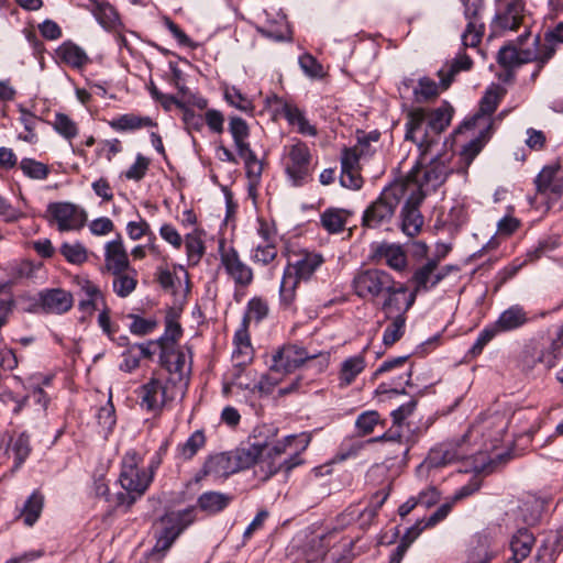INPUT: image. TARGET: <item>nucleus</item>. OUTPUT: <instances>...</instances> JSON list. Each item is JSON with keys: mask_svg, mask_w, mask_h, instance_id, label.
Here are the masks:
<instances>
[{"mask_svg": "<svg viewBox=\"0 0 563 563\" xmlns=\"http://www.w3.org/2000/svg\"><path fill=\"white\" fill-rule=\"evenodd\" d=\"M135 393L141 408L154 413L161 412L165 404L173 399V396L168 394L167 386L157 378H151Z\"/></svg>", "mask_w": 563, "mask_h": 563, "instance_id": "obj_17", "label": "nucleus"}, {"mask_svg": "<svg viewBox=\"0 0 563 563\" xmlns=\"http://www.w3.org/2000/svg\"><path fill=\"white\" fill-rule=\"evenodd\" d=\"M225 100L234 108L244 111L252 112L254 106L250 99L241 93L235 87L228 88L224 92Z\"/></svg>", "mask_w": 563, "mask_h": 563, "instance_id": "obj_59", "label": "nucleus"}, {"mask_svg": "<svg viewBox=\"0 0 563 563\" xmlns=\"http://www.w3.org/2000/svg\"><path fill=\"white\" fill-rule=\"evenodd\" d=\"M504 92L500 87L496 86L486 90L479 103V111L484 115H492L497 109Z\"/></svg>", "mask_w": 563, "mask_h": 563, "instance_id": "obj_51", "label": "nucleus"}, {"mask_svg": "<svg viewBox=\"0 0 563 563\" xmlns=\"http://www.w3.org/2000/svg\"><path fill=\"white\" fill-rule=\"evenodd\" d=\"M536 543V537L527 528L518 529L510 540L512 555L505 563H520L529 556Z\"/></svg>", "mask_w": 563, "mask_h": 563, "instance_id": "obj_23", "label": "nucleus"}, {"mask_svg": "<svg viewBox=\"0 0 563 563\" xmlns=\"http://www.w3.org/2000/svg\"><path fill=\"white\" fill-rule=\"evenodd\" d=\"M490 538L487 533H477L473 537L467 560L468 563H489L492 554L489 553Z\"/></svg>", "mask_w": 563, "mask_h": 563, "instance_id": "obj_33", "label": "nucleus"}, {"mask_svg": "<svg viewBox=\"0 0 563 563\" xmlns=\"http://www.w3.org/2000/svg\"><path fill=\"white\" fill-rule=\"evenodd\" d=\"M206 437L201 430L195 431L185 443L178 446V454L183 460L192 459L205 445Z\"/></svg>", "mask_w": 563, "mask_h": 563, "instance_id": "obj_44", "label": "nucleus"}, {"mask_svg": "<svg viewBox=\"0 0 563 563\" xmlns=\"http://www.w3.org/2000/svg\"><path fill=\"white\" fill-rule=\"evenodd\" d=\"M507 427L508 420L504 413H487L477 419L464 437L470 445L472 440L479 439V446L477 450H473V452L474 454L483 455L499 448L504 440Z\"/></svg>", "mask_w": 563, "mask_h": 563, "instance_id": "obj_7", "label": "nucleus"}, {"mask_svg": "<svg viewBox=\"0 0 563 563\" xmlns=\"http://www.w3.org/2000/svg\"><path fill=\"white\" fill-rule=\"evenodd\" d=\"M38 307L46 313L63 314L74 306L73 294L63 288H47L38 292Z\"/></svg>", "mask_w": 563, "mask_h": 563, "instance_id": "obj_21", "label": "nucleus"}, {"mask_svg": "<svg viewBox=\"0 0 563 563\" xmlns=\"http://www.w3.org/2000/svg\"><path fill=\"white\" fill-rule=\"evenodd\" d=\"M422 528L420 523H417L409 528L405 536L402 537L400 543L397 545L395 551L390 555L389 563H400L409 544L420 534Z\"/></svg>", "mask_w": 563, "mask_h": 563, "instance_id": "obj_49", "label": "nucleus"}, {"mask_svg": "<svg viewBox=\"0 0 563 563\" xmlns=\"http://www.w3.org/2000/svg\"><path fill=\"white\" fill-rule=\"evenodd\" d=\"M220 261L225 273L233 279L236 287L245 288L253 282L254 275L252 268L245 264L234 247H224L220 243Z\"/></svg>", "mask_w": 563, "mask_h": 563, "instance_id": "obj_16", "label": "nucleus"}, {"mask_svg": "<svg viewBox=\"0 0 563 563\" xmlns=\"http://www.w3.org/2000/svg\"><path fill=\"white\" fill-rule=\"evenodd\" d=\"M488 139L487 130L481 131L479 135L475 139L471 140L467 144H465L460 153L461 159L464 163V167L462 168L463 173H466V169L472 164L474 158L479 154L483 150L486 141Z\"/></svg>", "mask_w": 563, "mask_h": 563, "instance_id": "obj_40", "label": "nucleus"}, {"mask_svg": "<svg viewBox=\"0 0 563 563\" xmlns=\"http://www.w3.org/2000/svg\"><path fill=\"white\" fill-rule=\"evenodd\" d=\"M205 471L216 476H229L239 472V468L231 451L210 456L205 464Z\"/></svg>", "mask_w": 563, "mask_h": 563, "instance_id": "obj_27", "label": "nucleus"}, {"mask_svg": "<svg viewBox=\"0 0 563 563\" xmlns=\"http://www.w3.org/2000/svg\"><path fill=\"white\" fill-rule=\"evenodd\" d=\"M523 4L521 0H509L506 3V10L496 15L493 23L495 30H517L525 23Z\"/></svg>", "mask_w": 563, "mask_h": 563, "instance_id": "obj_25", "label": "nucleus"}, {"mask_svg": "<svg viewBox=\"0 0 563 563\" xmlns=\"http://www.w3.org/2000/svg\"><path fill=\"white\" fill-rule=\"evenodd\" d=\"M130 318L132 319L130 331L135 335H146L152 333L157 327V321L155 319H144L135 314H131Z\"/></svg>", "mask_w": 563, "mask_h": 563, "instance_id": "obj_63", "label": "nucleus"}, {"mask_svg": "<svg viewBox=\"0 0 563 563\" xmlns=\"http://www.w3.org/2000/svg\"><path fill=\"white\" fill-rule=\"evenodd\" d=\"M58 57L74 68H81L89 62L86 52L71 42L63 43L56 51Z\"/></svg>", "mask_w": 563, "mask_h": 563, "instance_id": "obj_35", "label": "nucleus"}, {"mask_svg": "<svg viewBox=\"0 0 563 563\" xmlns=\"http://www.w3.org/2000/svg\"><path fill=\"white\" fill-rule=\"evenodd\" d=\"M452 112V108L444 104L429 114L421 108L413 109L408 113L405 139L418 145L420 151L418 164H422L427 155L440 144L441 134L449 126Z\"/></svg>", "mask_w": 563, "mask_h": 563, "instance_id": "obj_3", "label": "nucleus"}, {"mask_svg": "<svg viewBox=\"0 0 563 563\" xmlns=\"http://www.w3.org/2000/svg\"><path fill=\"white\" fill-rule=\"evenodd\" d=\"M378 422L379 415L377 411H366L357 417L355 426L360 434L366 435L374 431Z\"/></svg>", "mask_w": 563, "mask_h": 563, "instance_id": "obj_61", "label": "nucleus"}, {"mask_svg": "<svg viewBox=\"0 0 563 563\" xmlns=\"http://www.w3.org/2000/svg\"><path fill=\"white\" fill-rule=\"evenodd\" d=\"M109 125L118 132H126L153 126L156 124L150 117H142L135 113H125L109 121Z\"/></svg>", "mask_w": 563, "mask_h": 563, "instance_id": "obj_31", "label": "nucleus"}, {"mask_svg": "<svg viewBox=\"0 0 563 563\" xmlns=\"http://www.w3.org/2000/svg\"><path fill=\"white\" fill-rule=\"evenodd\" d=\"M43 503L44 498L43 496L34 492L25 501L23 510H22V517L24 520V523L29 527L33 526L36 520L40 518L42 509H43Z\"/></svg>", "mask_w": 563, "mask_h": 563, "instance_id": "obj_42", "label": "nucleus"}, {"mask_svg": "<svg viewBox=\"0 0 563 563\" xmlns=\"http://www.w3.org/2000/svg\"><path fill=\"white\" fill-rule=\"evenodd\" d=\"M148 166L150 159L142 154H137L135 162L124 172L123 176L129 180L140 181L145 176Z\"/></svg>", "mask_w": 563, "mask_h": 563, "instance_id": "obj_62", "label": "nucleus"}, {"mask_svg": "<svg viewBox=\"0 0 563 563\" xmlns=\"http://www.w3.org/2000/svg\"><path fill=\"white\" fill-rule=\"evenodd\" d=\"M484 23L481 20L467 22L466 29L462 34V43L465 47H476L484 35Z\"/></svg>", "mask_w": 563, "mask_h": 563, "instance_id": "obj_50", "label": "nucleus"}, {"mask_svg": "<svg viewBox=\"0 0 563 563\" xmlns=\"http://www.w3.org/2000/svg\"><path fill=\"white\" fill-rule=\"evenodd\" d=\"M473 66V60L466 54L459 55L450 64H445L438 71V76L440 77L442 89L449 88L451 82L453 81L454 76L461 70H470Z\"/></svg>", "mask_w": 563, "mask_h": 563, "instance_id": "obj_32", "label": "nucleus"}, {"mask_svg": "<svg viewBox=\"0 0 563 563\" xmlns=\"http://www.w3.org/2000/svg\"><path fill=\"white\" fill-rule=\"evenodd\" d=\"M382 297L384 300L380 309L385 318H394L397 316L406 317L417 296L412 291H408L406 284L394 280V287L385 291Z\"/></svg>", "mask_w": 563, "mask_h": 563, "instance_id": "obj_15", "label": "nucleus"}, {"mask_svg": "<svg viewBox=\"0 0 563 563\" xmlns=\"http://www.w3.org/2000/svg\"><path fill=\"white\" fill-rule=\"evenodd\" d=\"M538 194L549 200L563 198V169L559 164L544 166L534 179Z\"/></svg>", "mask_w": 563, "mask_h": 563, "instance_id": "obj_20", "label": "nucleus"}, {"mask_svg": "<svg viewBox=\"0 0 563 563\" xmlns=\"http://www.w3.org/2000/svg\"><path fill=\"white\" fill-rule=\"evenodd\" d=\"M126 232L131 240L136 241L143 236H151L153 232L150 224L141 219L140 221H130L126 224Z\"/></svg>", "mask_w": 563, "mask_h": 563, "instance_id": "obj_64", "label": "nucleus"}, {"mask_svg": "<svg viewBox=\"0 0 563 563\" xmlns=\"http://www.w3.org/2000/svg\"><path fill=\"white\" fill-rule=\"evenodd\" d=\"M20 168L26 177L35 180H44L49 175V167L33 158H22L20 162Z\"/></svg>", "mask_w": 563, "mask_h": 563, "instance_id": "obj_45", "label": "nucleus"}, {"mask_svg": "<svg viewBox=\"0 0 563 563\" xmlns=\"http://www.w3.org/2000/svg\"><path fill=\"white\" fill-rule=\"evenodd\" d=\"M423 192L416 188V191L408 190L405 205L401 209V229L408 236H416L423 224V217L419 211V207L424 200Z\"/></svg>", "mask_w": 563, "mask_h": 563, "instance_id": "obj_19", "label": "nucleus"}, {"mask_svg": "<svg viewBox=\"0 0 563 563\" xmlns=\"http://www.w3.org/2000/svg\"><path fill=\"white\" fill-rule=\"evenodd\" d=\"M311 161L312 155L305 142L297 140L284 146L282 162L292 185L301 186L311 177Z\"/></svg>", "mask_w": 563, "mask_h": 563, "instance_id": "obj_9", "label": "nucleus"}, {"mask_svg": "<svg viewBox=\"0 0 563 563\" xmlns=\"http://www.w3.org/2000/svg\"><path fill=\"white\" fill-rule=\"evenodd\" d=\"M545 500L534 495H528L521 503L520 514L523 522L529 526L538 523L545 509Z\"/></svg>", "mask_w": 563, "mask_h": 563, "instance_id": "obj_34", "label": "nucleus"}, {"mask_svg": "<svg viewBox=\"0 0 563 563\" xmlns=\"http://www.w3.org/2000/svg\"><path fill=\"white\" fill-rule=\"evenodd\" d=\"M530 35V31L526 30L516 42H508L500 47L497 62L506 69L534 63L536 67L531 74V79L534 81L544 66L555 55L556 45L563 43V22L559 23L553 30L547 31L543 40L539 34L536 35L531 46L525 48L523 44Z\"/></svg>", "mask_w": 563, "mask_h": 563, "instance_id": "obj_1", "label": "nucleus"}, {"mask_svg": "<svg viewBox=\"0 0 563 563\" xmlns=\"http://www.w3.org/2000/svg\"><path fill=\"white\" fill-rule=\"evenodd\" d=\"M380 133L378 131H371L365 133L363 131H357V143L353 146V148L362 156L368 157L374 154L375 148L372 143H377L379 141Z\"/></svg>", "mask_w": 563, "mask_h": 563, "instance_id": "obj_46", "label": "nucleus"}, {"mask_svg": "<svg viewBox=\"0 0 563 563\" xmlns=\"http://www.w3.org/2000/svg\"><path fill=\"white\" fill-rule=\"evenodd\" d=\"M256 438L257 435L254 434L247 443L232 451L239 471L251 467L258 461L260 456H263L258 463V472L263 473L262 479L266 481L282 471L287 475L292 468L302 464L303 461L298 452L288 459L282 460V455L295 440V435H288L271 448L266 439L261 441Z\"/></svg>", "mask_w": 563, "mask_h": 563, "instance_id": "obj_2", "label": "nucleus"}, {"mask_svg": "<svg viewBox=\"0 0 563 563\" xmlns=\"http://www.w3.org/2000/svg\"><path fill=\"white\" fill-rule=\"evenodd\" d=\"M194 520V509L166 514L161 519V531L153 550L157 552L168 550L183 530L192 523Z\"/></svg>", "mask_w": 563, "mask_h": 563, "instance_id": "obj_14", "label": "nucleus"}, {"mask_svg": "<svg viewBox=\"0 0 563 563\" xmlns=\"http://www.w3.org/2000/svg\"><path fill=\"white\" fill-rule=\"evenodd\" d=\"M529 322L530 317L526 309L520 305H512L499 314L494 325L498 332H510Z\"/></svg>", "mask_w": 563, "mask_h": 563, "instance_id": "obj_24", "label": "nucleus"}, {"mask_svg": "<svg viewBox=\"0 0 563 563\" xmlns=\"http://www.w3.org/2000/svg\"><path fill=\"white\" fill-rule=\"evenodd\" d=\"M140 459L135 452H128L122 460V470L120 473V484L126 494L118 496L119 503L133 505L136 498L141 497L148 488L153 472L159 465L161 461L152 462L150 472L139 467Z\"/></svg>", "mask_w": 563, "mask_h": 563, "instance_id": "obj_5", "label": "nucleus"}, {"mask_svg": "<svg viewBox=\"0 0 563 563\" xmlns=\"http://www.w3.org/2000/svg\"><path fill=\"white\" fill-rule=\"evenodd\" d=\"M324 262L321 254L301 253L294 262H289L284 271L280 283V303L289 308L296 297V288L301 280H308Z\"/></svg>", "mask_w": 563, "mask_h": 563, "instance_id": "obj_6", "label": "nucleus"}, {"mask_svg": "<svg viewBox=\"0 0 563 563\" xmlns=\"http://www.w3.org/2000/svg\"><path fill=\"white\" fill-rule=\"evenodd\" d=\"M183 243H185L188 265L197 266L206 253L203 231L199 229L192 230L185 235Z\"/></svg>", "mask_w": 563, "mask_h": 563, "instance_id": "obj_28", "label": "nucleus"}, {"mask_svg": "<svg viewBox=\"0 0 563 563\" xmlns=\"http://www.w3.org/2000/svg\"><path fill=\"white\" fill-rule=\"evenodd\" d=\"M62 255L71 264H82L87 261V251L80 243H63L60 246Z\"/></svg>", "mask_w": 563, "mask_h": 563, "instance_id": "obj_54", "label": "nucleus"}, {"mask_svg": "<svg viewBox=\"0 0 563 563\" xmlns=\"http://www.w3.org/2000/svg\"><path fill=\"white\" fill-rule=\"evenodd\" d=\"M170 313L172 312L166 317V329L164 335L155 342V344L159 345L161 349H164V346H173L183 334L180 324L173 319Z\"/></svg>", "mask_w": 563, "mask_h": 563, "instance_id": "obj_52", "label": "nucleus"}, {"mask_svg": "<svg viewBox=\"0 0 563 563\" xmlns=\"http://www.w3.org/2000/svg\"><path fill=\"white\" fill-rule=\"evenodd\" d=\"M12 451L14 453V468H19L32 451L27 432L24 431L18 435L12 444Z\"/></svg>", "mask_w": 563, "mask_h": 563, "instance_id": "obj_48", "label": "nucleus"}, {"mask_svg": "<svg viewBox=\"0 0 563 563\" xmlns=\"http://www.w3.org/2000/svg\"><path fill=\"white\" fill-rule=\"evenodd\" d=\"M313 360H319L320 368H323L328 365L329 354L309 353L297 344H286L273 354L271 369L278 373H291L306 362Z\"/></svg>", "mask_w": 563, "mask_h": 563, "instance_id": "obj_10", "label": "nucleus"}, {"mask_svg": "<svg viewBox=\"0 0 563 563\" xmlns=\"http://www.w3.org/2000/svg\"><path fill=\"white\" fill-rule=\"evenodd\" d=\"M378 254L383 257L386 264L398 272H401L407 266V257L402 249L394 244H383L378 249Z\"/></svg>", "mask_w": 563, "mask_h": 563, "instance_id": "obj_38", "label": "nucleus"}, {"mask_svg": "<svg viewBox=\"0 0 563 563\" xmlns=\"http://www.w3.org/2000/svg\"><path fill=\"white\" fill-rule=\"evenodd\" d=\"M91 11L99 23L106 27L112 26L118 20L114 8L109 3L95 2Z\"/></svg>", "mask_w": 563, "mask_h": 563, "instance_id": "obj_55", "label": "nucleus"}, {"mask_svg": "<svg viewBox=\"0 0 563 563\" xmlns=\"http://www.w3.org/2000/svg\"><path fill=\"white\" fill-rule=\"evenodd\" d=\"M277 256V246L275 243H260L252 253V261L262 265H268Z\"/></svg>", "mask_w": 563, "mask_h": 563, "instance_id": "obj_56", "label": "nucleus"}, {"mask_svg": "<svg viewBox=\"0 0 563 563\" xmlns=\"http://www.w3.org/2000/svg\"><path fill=\"white\" fill-rule=\"evenodd\" d=\"M282 103V113L291 126L297 128V132L303 135L316 136L317 129L310 124L305 113L294 103L279 101Z\"/></svg>", "mask_w": 563, "mask_h": 563, "instance_id": "obj_26", "label": "nucleus"}, {"mask_svg": "<svg viewBox=\"0 0 563 563\" xmlns=\"http://www.w3.org/2000/svg\"><path fill=\"white\" fill-rule=\"evenodd\" d=\"M394 277L378 268H367L355 274L352 280L354 294L364 300H375L394 287Z\"/></svg>", "mask_w": 563, "mask_h": 563, "instance_id": "obj_11", "label": "nucleus"}, {"mask_svg": "<svg viewBox=\"0 0 563 563\" xmlns=\"http://www.w3.org/2000/svg\"><path fill=\"white\" fill-rule=\"evenodd\" d=\"M452 271H456L452 265H440V257L428 258L424 263L417 266L410 278L412 292L417 296L419 292H427L440 282H442Z\"/></svg>", "mask_w": 563, "mask_h": 563, "instance_id": "obj_13", "label": "nucleus"}, {"mask_svg": "<svg viewBox=\"0 0 563 563\" xmlns=\"http://www.w3.org/2000/svg\"><path fill=\"white\" fill-rule=\"evenodd\" d=\"M364 368L365 360L361 355L351 356L343 361L339 374V386L342 388L350 386Z\"/></svg>", "mask_w": 563, "mask_h": 563, "instance_id": "obj_36", "label": "nucleus"}, {"mask_svg": "<svg viewBox=\"0 0 563 563\" xmlns=\"http://www.w3.org/2000/svg\"><path fill=\"white\" fill-rule=\"evenodd\" d=\"M232 495L220 492H206L197 500L198 507L209 514L216 515L224 510L232 501Z\"/></svg>", "mask_w": 563, "mask_h": 563, "instance_id": "obj_30", "label": "nucleus"}, {"mask_svg": "<svg viewBox=\"0 0 563 563\" xmlns=\"http://www.w3.org/2000/svg\"><path fill=\"white\" fill-rule=\"evenodd\" d=\"M385 320L389 321V324L384 331L383 343L385 346H391L405 334L407 317L397 316Z\"/></svg>", "mask_w": 563, "mask_h": 563, "instance_id": "obj_41", "label": "nucleus"}, {"mask_svg": "<svg viewBox=\"0 0 563 563\" xmlns=\"http://www.w3.org/2000/svg\"><path fill=\"white\" fill-rule=\"evenodd\" d=\"M453 158V150L446 148L445 144H443V150L437 153L424 168L416 165L404 179L398 181L406 185L407 192L408 190L416 191L417 188L426 197L443 185L449 175L455 170V167L452 165Z\"/></svg>", "mask_w": 563, "mask_h": 563, "instance_id": "obj_4", "label": "nucleus"}, {"mask_svg": "<svg viewBox=\"0 0 563 563\" xmlns=\"http://www.w3.org/2000/svg\"><path fill=\"white\" fill-rule=\"evenodd\" d=\"M438 84L429 77L419 79L417 87L413 88L415 101L418 103L428 102L439 96Z\"/></svg>", "mask_w": 563, "mask_h": 563, "instance_id": "obj_43", "label": "nucleus"}, {"mask_svg": "<svg viewBox=\"0 0 563 563\" xmlns=\"http://www.w3.org/2000/svg\"><path fill=\"white\" fill-rule=\"evenodd\" d=\"M113 291L121 298L131 295L137 285V272L134 268L113 274Z\"/></svg>", "mask_w": 563, "mask_h": 563, "instance_id": "obj_37", "label": "nucleus"}, {"mask_svg": "<svg viewBox=\"0 0 563 563\" xmlns=\"http://www.w3.org/2000/svg\"><path fill=\"white\" fill-rule=\"evenodd\" d=\"M229 132L234 141L235 148L249 144L247 139L250 129L247 123L240 117H231L229 121Z\"/></svg>", "mask_w": 563, "mask_h": 563, "instance_id": "obj_47", "label": "nucleus"}, {"mask_svg": "<svg viewBox=\"0 0 563 563\" xmlns=\"http://www.w3.org/2000/svg\"><path fill=\"white\" fill-rule=\"evenodd\" d=\"M104 263L107 269L112 274H119L131 268L121 236L106 244Z\"/></svg>", "mask_w": 563, "mask_h": 563, "instance_id": "obj_22", "label": "nucleus"}, {"mask_svg": "<svg viewBox=\"0 0 563 563\" xmlns=\"http://www.w3.org/2000/svg\"><path fill=\"white\" fill-rule=\"evenodd\" d=\"M497 333H499V332L497 331V329L495 328L494 324L488 325L485 329H483L479 332L476 341L470 349L468 354L472 357H476L477 355H479L483 352V349L485 347V345L488 344L495 338V335Z\"/></svg>", "mask_w": 563, "mask_h": 563, "instance_id": "obj_60", "label": "nucleus"}, {"mask_svg": "<svg viewBox=\"0 0 563 563\" xmlns=\"http://www.w3.org/2000/svg\"><path fill=\"white\" fill-rule=\"evenodd\" d=\"M471 445L463 435L457 440L442 442L432 448L420 467L437 468L473 455Z\"/></svg>", "mask_w": 563, "mask_h": 563, "instance_id": "obj_12", "label": "nucleus"}, {"mask_svg": "<svg viewBox=\"0 0 563 563\" xmlns=\"http://www.w3.org/2000/svg\"><path fill=\"white\" fill-rule=\"evenodd\" d=\"M97 420L106 433H110L113 430L117 418L114 406L111 399H109L108 402L99 409L97 413Z\"/></svg>", "mask_w": 563, "mask_h": 563, "instance_id": "obj_58", "label": "nucleus"}, {"mask_svg": "<svg viewBox=\"0 0 563 563\" xmlns=\"http://www.w3.org/2000/svg\"><path fill=\"white\" fill-rule=\"evenodd\" d=\"M406 185L399 181L386 187L379 197L364 211L362 223L369 229L379 228L389 223L400 201L406 197Z\"/></svg>", "mask_w": 563, "mask_h": 563, "instance_id": "obj_8", "label": "nucleus"}, {"mask_svg": "<svg viewBox=\"0 0 563 563\" xmlns=\"http://www.w3.org/2000/svg\"><path fill=\"white\" fill-rule=\"evenodd\" d=\"M47 212L62 232L78 230L84 227L87 220L86 212L70 202L49 203Z\"/></svg>", "mask_w": 563, "mask_h": 563, "instance_id": "obj_18", "label": "nucleus"}, {"mask_svg": "<svg viewBox=\"0 0 563 563\" xmlns=\"http://www.w3.org/2000/svg\"><path fill=\"white\" fill-rule=\"evenodd\" d=\"M161 361L168 372L183 374L186 364V355L180 349L164 346V349H161Z\"/></svg>", "mask_w": 563, "mask_h": 563, "instance_id": "obj_39", "label": "nucleus"}, {"mask_svg": "<svg viewBox=\"0 0 563 563\" xmlns=\"http://www.w3.org/2000/svg\"><path fill=\"white\" fill-rule=\"evenodd\" d=\"M268 306L266 301L261 298H253L247 303V310L243 317V321L250 322L255 320L256 322L261 321L267 316Z\"/></svg>", "mask_w": 563, "mask_h": 563, "instance_id": "obj_57", "label": "nucleus"}, {"mask_svg": "<svg viewBox=\"0 0 563 563\" xmlns=\"http://www.w3.org/2000/svg\"><path fill=\"white\" fill-rule=\"evenodd\" d=\"M352 212L346 209L328 208L320 216L322 228L331 234L340 233L345 229Z\"/></svg>", "mask_w": 563, "mask_h": 563, "instance_id": "obj_29", "label": "nucleus"}, {"mask_svg": "<svg viewBox=\"0 0 563 563\" xmlns=\"http://www.w3.org/2000/svg\"><path fill=\"white\" fill-rule=\"evenodd\" d=\"M53 125L56 132L67 140H71L78 135V126L76 122L67 114L56 113Z\"/></svg>", "mask_w": 563, "mask_h": 563, "instance_id": "obj_53", "label": "nucleus"}]
</instances>
